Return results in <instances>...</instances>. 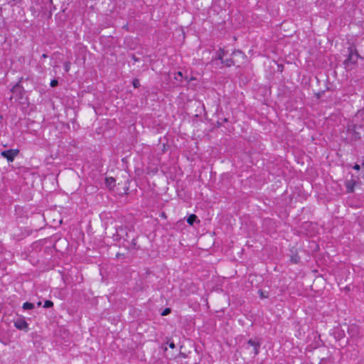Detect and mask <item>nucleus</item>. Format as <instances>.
Instances as JSON below:
<instances>
[{
	"label": "nucleus",
	"mask_w": 364,
	"mask_h": 364,
	"mask_svg": "<svg viewBox=\"0 0 364 364\" xmlns=\"http://www.w3.org/2000/svg\"><path fill=\"white\" fill-rule=\"evenodd\" d=\"M132 228L127 226H119L116 228V240H119L123 239L125 242H127L129 245H127V249H135L138 250L139 247L137 246L136 237L132 236L131 234L133 233Z\"/></svg>",
	"instance_id": "f257e3e1"
},
{
	"label": "nucleus",
	"mask_w": 364,
	"mask_h": 364,
	"mask_svg": "<svg viewBox=\"0 0 364 364\" xmlns=\"http://www.w3.org/2000/svg\"><path fill=\"white\" fill-rule=\"evenodd\" d=\"M358 128H360V127L354 124H348L346 136V140L348 142L355 141L360 139V133L358 132Z\"/></svg>",
	"instance_id": "f03ea898"
},
{
	"label": "nucleus",
	"mask_w": 364,
	"mask_h": 364,
	"mask_svg": "<svg viewBox=\"0 0 364 364\" xmlns=\"http://www.w3.org/2000/svg\"><path fill=\"white\" fill-rule=\"evenodd\" d=\"M348 58L344 60V65L346 68H348L350 65H355L357 63L358 60L361 58V56L358 53L357 49L354 46H350L348 48Z\"/></svg>",
	"instance_id": "7ed1b4c3"
},
{
	"label": "nucleus",
	"mask_w": 364,
	"mask_h": 364,
	"mask_svg": "<svg viewBox=\"0 0 364 364\" xmlns=\"http://www.w3.org/2000/svg\"><path fill=\"white\" fill-rule=\"evenodd\" d=\"M231 55L232 58H227L224 60H223V64H224L227 67H230L232 65H235L237 60L235 59V58H240L244 59L245 58V55L240 50H234Z\"/></svg>",
	"instance_id": "20e7f679"
},
{
	"label": "nucleus",
	"mask_w": 364,
	"mask_h": 364,
	"mask_svg": "<svg viewBox=\"0 0 364 364\" xmlns=\"http://www.w3.org/2000/svg\"><path fill=\"white\" fill-rule=\"evenodd\" d=\"M262 343V339L259 338H252L248 340L247 344L248 346L253 347V354L255 356L257 355L259 353V348Z\"/></svg>",
	"instance_id": "39448f33"
},
{
	"label": "nucleus",
	"mask_w": 364,
	"mask_h": 364,
	"mask_svg": "<svg viewBox=\"0 0 364 364\" xmlns=\"http://www.w3.org/2000/svg\"><path fill=\"white\" fill-rule=\"evenodd\" d=\"M19 153V150L16 149H8V150H4L3 151L1 152V155L6 158L8 161L9 162H12L14 161L15 157Z\"/></svg>",
	"instance_id": "423d86ee"
},
{
	"label": "nucleus",
	"mask_w": 364,
	"mask_h": 364,
	"mask_svg": "<svg viewBox=\"0 0 364 364\" xmlns=\"http://www.w3.org/2000/svg\"><path fill=\"white\" fill-rule=\"evenodd\" d=\"M21 81L17 82L11 90L14 95L18 99H21L23 96L24 89L20 84Z\"/></svg>",
	"instance_id": "0eeeda50"
},
{
	"label": "nucleus",
	"mask_w": 364,
	"mask_h": 364,
	"mask_svg": "<svg viewBox=\"0 0 364 364\" xmlns=\"http://www.w3.org/2000/svg\"><path fill=\"white\" fill-rule=\"evenodd\" d=\"M14 326L18 330L28 331V324L24 318H18L14 321Z\"/></svg>",
	"instance_id": "6e6552de"
},
{
	"label": "nucleus",
	"mask_w": 364,
	"mask_h": 364,
	"mask_svg": "<svg viewBox=\"0 0 364 364\" xmlns=\"http://www.w3.org/2000/svg\"><path fill=\"white\" fill-rule=\"evenodd\" d=\"M357 182L354 179L347 180L345 182L347 193H353Z\"/></svg>",
	"instance_id": "1a4fd4ad"
},
{
	"label": "nucleus",
	"mask_w": 364,
	"mask_h": 364,
	"mask_svg": "<svg viewBox=\"0 0 364 364\" xmlns=\"http://www.w3.org/2000/svg\"><path fill=\"white\" fill-rule=\"evenodd\" d=\"M106 185L109 188H112L115 186V179L112 177L106 178Z\"/></svg>",
	"instance_id": "9d476101"
},
{
	"label": "nucleus",
	"mask_w": 364,
	"mask_h": 364,
	"mask_svg": "<svg viewBox=\"0 0 364 364\" xmlns=\"http://www.w3.org/2000/svg\"><path fill=\"white\" fill-rule=\"evenodd\" d=\"M226 51L223 49L220 48V50L217 53V57L216 58L221 60V63H223V60H224L223 58L225 55L226 54Z\"/></svg>",
	"instance_id": "9b49d317"
},
{
	"label": "nucleus",
	"mask_w": 364,
	"mask_h": 364,
	"mask_svg": "<svg viewBox=\"0 0 364 364\" xmlns=\"http://www.w3.org/2000/svg\"><path fill=\"white\" fill-rule=\"evenodd\" d=\"M198 219V217L194 215V214H191L190 215L188 218H187V223L191 225H193V223L196 221V220Z\"/></svg>",
	"instance_id": "f8f14e48"
},
{
	"label": "nucleus",
	"mask_w": 364,
	"mask_h": 364,
	"mask_svg": "<svg viewBox=\"0 0 364 364\" xmlns=\"http://www.w3.org/2000/svg\"><path fill=\"white\" fill-rule=\"evenodd\" d=\"M183 78V73L181 71H178L174 74V79L178 82H182Z\"/></svg>",
	"instance_id": "ddd939ff"
},
{
	"label": "nucleus",
	"mask_w": 364,
	"mask_h": 364,
	"mask_svg": "<svg viewBox=\"0 0 364 364\" xmlns=\"http://www.w3.org/2000/svg\"><path fill=\"white\" fill-rule=\"evenodd\" d=\"M34 308V304H32V303H30V302H25L23 304V309L24 310H30V309H33Z\"/></svg>",
	"instance_id": "4468645a"
},
{
	"label": "nucleus",
	"mask_w": 364,
	"mask_h": 364,
	"mask_svg": "<svg viewBox=\"0 0 364 364\" xmlns=\"http://www.w3.org/2000/svg\"><path fill=\"white\" fill-rule=\"evenodd\" d=\"M53 306V302L50 301V300H46L45 302H44V305H43V307L44 308H50Z\"/></svg>",
	"instance_id": "2eb2a0df"
},
{
	"label": "nucleus",
	"mask_w": 364,
	"mask_h": 364,
	"mask_svg": "<svg viewBox=\"0 0 364 364\" xmlns=\"http://www.w3.org/2000/svg\"><path fill=\"white\" fill-rule=\"evenodd\" d=\"M63 67H64V70L66 73H68L69 70H70V62H65L64 63V65H63Z\"/></svg>",
	"instance_id": "dca6fc26"
},
{
	"label": "nucleus",
	"mask_w": 364,
	"mask_h": 364,
	"mask_svg": "<svg viewBox=\"0 0 364 364\" xmlns=\"http://www.w3.org/2000/svg\"><path fill=\"white\" fill-rule=\"evenodd\" d=\"M132 85L135 88H138L140 86L139 80L138 79H134Z\"/></svg>",
	"instance_id": "f3484780"
},
{
	"label": "nucleus",
	"mask_w": 364,
	"mask_h": 364,
	"mask_svg": "<svg viewBox=\"0 0 364 364\" xmlns=\"http://www.w3.org/2000/svg\"><path fill=\"white\" fill-rule=\"evenodd\" d=\"M171 313V309L166 308L161 313V316H166Z\"/></svg>",
	"instance_id": "a211bd4d"
},
{
	"label": "nucleus",
	"mask_w": 364,
	"mask_h": 364,
	"mask_svg": "<svg viewBox=\"0 0 364 364\" xmlns=\"http://www.w3.org/2000/svg\"><path fill=\"white\" fill-rule=\"evenodd\" d=\"M291 260L293 263H298L299 261V257L298 256L291 257Z\"/></svg>",
	"instance_id": "6ab92c4d"
},
{
	"label": "nucleus",
	"mask_w": 364,
	"mask_h": 364,
	"mask_svg": "<svg viewBox=\"0 0 364 364\" xmlns=\"http://www.w3.org/2000/svg\"><path fill=\"white\" fill-rule=\"evenodd\" d=\"M58 85V81L55 79L54 80H52L51 82H50V86L52 87H54L55 86H57Z\"/></svg>",
	"instance_id": "aec40b11"
},
{
	"label": "nucleus",
	"mask_w": 364,
	"mask_h": 364,
	"mask_svg": "<svg viewBox=\"0 0 364 364\" xmlns=\"http://www.w3.org/2000/svg\"><path fill=\"white\" fill-rule=\"evenodd\" d=\"M353 168V169L358 171L360 169V166L358 164H355Z\"/></svg>",
	"instance_id": "412c9836"
},
{
	"label": "nucleus",
	"mask_w": 364,
	"mask_h": 364,
	"mask_svg": "<svg viewBox=\"0 0 364 364\" xmlns=\"http://www.w3.org/2000/svg\"><path fill=\"white\" fill-rule=\"evenodd\" d=\"M259 295H260V297H261V298H266V297H267V296H265V295L264 294V292H263L262 290H259Z\"/></svg>",
	"instance_id": "4be33fe9"
},
{
	"label": "nucleus",
	"mask_w": 364,
	"mask_h": 364,
	"mask_svg": "<svg viewBox=\"0 0 364 364\" xmlns=\"http://www.w3.org/2000/svg\"><path fill=\"white\" fill-rule=\"evenodd\" d=\"M169 347L171 348H174L176 346H175V344L173 342H171L169 343Z\"/></svg>",
	"instance_id": "5701e85b"
},
{
	"label": "nucleus",
	"mask_w": 364,
	"mask_h": 364,
	"mask_svg": "<svg viewBox=\"0 0 364 364\" xmlns=\"http://www.w3.org/2000/svg\"><path fill=\"white\" fill-rule=\"evenodd\" d=\"M132 59L134 60V62L138 61V58L134 55H132Z\"/></svg>",
	"instance_id": "b1692460"
},
{
	"label": "nucleus",
	"mask_w": 364,
	"mask_h": 364,
	"mask_svg": "<svg viewBox=\"0 0 364 364\" xmlns=\"http://www.w3.org/2000/svg\"><path fill=\"white\" fill-rule=\"evenodd\" d=\"M122 256H124V255H123V254H121V253H117V255H116V257H117V258H120V257H122Z\"/></svg>",
	"instance_id": "393cba45"
},
{
	"label": "nucleus",
	"mask_w": 364,
	"mask_h": 364,
	"mask_svg": "<svg viewBox=\"0 0 364 364\" xmlns=\"http://www.w3.org/2000/svg\"><path fill=\"white\" fill-rule=\"evenodd\" d=\"M48 57V55L46 54H43L42 55V58H46Z\"/></svg>",
	"instance_id": "a878e982"
},
{
	"label": "nucleus",
	"mask_w": 364,
	"mask_h": 364,
	"mask_svg": "<svg viewBox=\"0 0 364 364\" xmlns=\"http://www.w3.org/2000/svg\"><path fill=\"white\" fill-rule=\"evenodd\" d=\"M38 306H40L41 305V302L39 301L38 304H37Z\"/></svg>",
	"instance_id": "bb28decb"
},
{
	"label": "nucleus",
	"mask_w": 364,
	"mask_h": 364,
	"mask_svg": "<svg viewBox=\"0 0 364 364\" xmlns=\"http://www.w3.org/2000/svg\"><path fill=\"white\" fill-rule=\"evenodd\" d=\"M362 168L364 169V162L362 164Z\"/></svg>",
	"instance_id": "cd10ccee"
},
{
	"label": "nucleus",
	"mask_w": 364,
	"mask_h": 364,
	"mask_svg": "<svg viewBox=\"0 0 364 364\" xmlns=\"http://www.w3.org/2000/svg\"><path fill=\"white\" fill-rule=\"evenodd\" d=\"M48 1H49V2H50V3H51V4H52V2H53V1H52V0H48Z\"/></svg>",
	"instance_id": "c85d7f7f"
}]
</instances>
